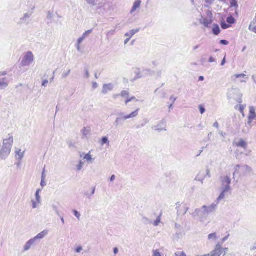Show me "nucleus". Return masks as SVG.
I'll use <instances>...</instances> for the list:
<instances>
[{
	"mask_svg": "<svg viewBox=\"0 0 256 256\" xmlns=\"http://www.w3.org/2000/svg\"><path fill=\"white\" fill-rule=\"evenodd\" d=\"M227 22L229 24H233L235 22V20L232 16H228L226 20Z\"/></svg>",
	"mask_w": 256,
	"mask_h": 256,
	"instance_id": "4c0bfd02",
	"label": "nucleus"
},
{
	"mask_svg": "<svg viewBox=\"0 0 256 256\" xmlns=\"http://www.w3.org/2000/svg\"><path fill=\"white\" fill-rule=\"evenodd\" d=\"M256 110L254 107H250V114L248 116V124H250L252 121L256 119Z\"/></svg>",
	"mask_w": 256,
	"mask_h": 256,
	"instance_id": "2eb2a0df",
	"label": "nucleus"
},
{
	"mask_svg": "<svg viewBox=\"0 0 256 256\" xmlns=\"http://www.w3.org/2000/svg\"><path fill=\"white\" fill-rule=\"evenodd\" d=\"M52 16H53V12H50V11H48L47 13V18H52Z\"/></svg>",
	"mask_w": 256,
	"mask_h": 256,
	"instance_id": "864d4df0",
	"label": "nucleus"
},
{
	"mask_svg": "<svg viewBox=\"0 0 256 256\" xmlns=\"http://www.w3.org/2000/svg\"><path fill=\"white\" fill-rule=\"evenodd\" d=\"M142 4V1L140 0H136L134 3L133 6L132 8V10L130 12L131 14H133L134 12L138 9L140 8V6Z\"/></svg>",
	"mask_w": 256,
	"mask_h": 256,
	"instance_id": "6ab92c4d",
	"label": "nucleus"
},
{
	"mask_svg": "<svg viewBox=\"0 0 256 256\" xmlns=\"http://www.w3.org/2000/svg\"><path fill=\"white\" fill-rule=\"evenodd\" d=\"M152 256H162L161 252L158 250H153Z\"/></svg>",
	"mask_w": 256,
	"mask_h": 256,
	"instance_id": "ea45409f",
	"label": "nucleus"
},
{
	"mask_svg": "<svg viewBox=\"0 0 256 256\" xmlns=\"http://www.w3.org/2000/svg\"><path fill=\"white\" fill-rule=\"evenodd\" d=\"M221 192L219 196L217 198L216 200L213 204H216V208H217L218 204L228 195V192H230L231 191H229L226 190L220 189Z\"/></svg>",
	"mask_w": 256,
	"mask_h": 256,
	"instance_id": "f8f14e48",
	"label": "nucleus"
},
{
	"mask_svg": "<svg viewBox=\"0 0 256 256\" xmlns=\"http://www.w3.org/2000/svg\"><path fill=\"white\" fill-rule=\"evenodd\" d=\"M120 121V118H116L115 121V124L116 126H118L119 124V122Z\"/></svg>",
	"mask_w": 256,
	"mask_h": 256,
	"instance_id": "052dcab7",
	"label": "nucleus"
},
{
	"mask_svg": "<svg viewBox=\"0 0 256 256\" xmlns=\"http://www.w3.org/2000/svg\"><path fill=\"white\" fill-rule=\"evenodd\" d=\"M13 142L14 138L12 134H8L3 140L2 145L0 150V158L2 160H6L10 155Z\"/></svg>",
	"mask_w": 256,
	"mask_h": 256,
	"instance_id": "f03ea898",
	"label": "nucleus"
},
{
	"mask_svg": "<svg viewBox=\"0 0 256 256\" xmlns=\"http://www.w3.org/2000/svg\"><path fill=\"white\" fill-rule=\"evenodd\" d=\"M114 88V86L112 84H104L103 85L102 94H107L108 92L112 91Z\"/></svg>",
	"mask_w": 256,
	"mask_h": 256,
	"instance_id": "dca6fc26",
	"label": "nucleus"
},
{
	"mask_svg": "<svg viewBox=\"0 0 256 256\" xmlns=\"http://www.w3.org/2000/svg\"><path fill=\"white\" fill-rule=\"evenodd\" d=\"M214 0H204V2L208 4V5H210L211 4H212Z\"/></svg>",
	"mask_w": 256,
	"mask_h": 256,
	"instance_id": "5fc2aeb1",
	"label": "nucleus"
},
{
	"mask_svg": "<svg viewBox=\"0 0 256 256\" xmlns=\"http://www.w3.org/2000/svg\"><path fill=\"white\" fill-rule=\"evenodd\" d=\"M230 7H235L237 8L238 7V2L236 0H232L230 2Z\"/></svg>",
	"mask_w": 256,
	"mask_h": 256,
	"instance_id": "79ce46f5",
	"label": "nucleus"
},
{
	"mask_svg": "<svg viewBox=\"0 0 256 256\" xmlns=\"http://www.w3.org/2000/svg\"><path fill=\"white\" fill-rule=\"evenodd\" d=\"M84 162H82V160H80L78 162V164L76 165V170L77 172L80 171L82 168H83L84 166Z\"/></svg>",
	"mask_w": 256,
	"mask_h": 256,
	"instance_id": "bb28decb",
	"label": "nucleus"
},
{
	"mask_svg": "<svg viewBox=\"0 0 256 256\" xmlns=\"http://www.w3.org/2000/svg\"><path fill=\"white\" fill-rule=\"evenodd\" d=\"M232 80L234 82L236 81V78H240V82L241 83H246V80L245 79H248V77L244 74H236L232 76Z\"/></svg>",
	"mask_w": 256,
	"mask_h": 256,
	"instance_id": "ddd939ff",
	"label": "nucleus"
},
{
	"mask_svg": "<svg viewBox=\"0 0 256 256\" xmlns=\"http://www.w3.org/2000/svg\"><path fill=\"white\" fill-rule=\"evenodd\" d=\"M96 6H98V9H100L104 7V4L102 2H100L98 4V3Z\"/></svg>",
	"mask_w": 256,
	"mask_h": 256,
	"instance_id": "4d7b16f0",
	"label": "nucleus"
},
{
	"mask_svg": "<svg viewBox=\"0 0 256 256\" xmlns=\"http://www.w3.org/2000/svg\"><path fill=\"white\" fill-rule=\"evenodd\" d=\"M48 234V230H44L40 233L38 234L36 236L32 238L36 242L38 240L43 239Z\"/></svg>",
	"mask_w": 256,
	"mask_h": 256,
	"instance_id": "a211bd4d",
	"label": "nucleus"
},
{
	"mask_svg": "<svg viewBox=\"0 0 256 256\" xmlns=\"http://www.w3.org/2000/svg\"><path fill=\"white\" fill-rule=\"evenodd\" d=\"M229 236L230 235L228 234L227 236H225L222 239V242L220 243L221 245L228 239Z\"/></svg>",
	"mask_w": 256,
	"mask_h": 256,
	"instance_id": "6e6d98bb",
	"label": "nucleus"
},
{
	"mask_svg": "<svg viewBox=\"0 0 256 256\" xmlns=\"http://www.w3.org/2000/svg\"><path fill=\"white\" fill-rule=\"evenodd\" d=\"M92 32V30H88L86 31L82 34V36L78 38V40L79 44H81L84 40L88 38L90 34Z\"/></svg>",
	"mask_w": 256,
	"mask_h": 256,
	"instance_id": "aec40b11",
	"label": "nucleus"
},
{
	"mask_svg": "<svg viewBox=\"0 0 256 256\" xmlns=\"http://www.w3.org/2000/svg\"><path fill=\"white\" fill-rule=\"evenodd\" d=\"M6 72H0V89H4L8 86V80L4 76Z\"/></svg>",
	"mask_w": 256,
	"mask_h": 256,
	"instance_id": "1a4fd4ad",
	"label": "nucleus"
},
{
	"mask_svg": "<svg viewBox=\"0 0 256 256\" xmlns=\"http://www.w3.org/2000/svg\"><path fill=\"white\" fill-rule=\"evenodd\" d=\"M161 216H162V214L160 213L158 216L156 220L155 221H154V222H152V224H153V225L154 226H158L159 225V224H160V222H161Z\"/></svg>",
	"mask_w": 256,
	"mask_h": 256,
	"instance_id": "c756f323",
	"label": "nucleus"
},
{
	"mask_svg": "<svg viewBox=\"0 0 256 256\" xmlns=\"http://www.w3.org/2000/svg\"><path fill=\"white\" fill-rule=\"evenodd\" d=\"M32 15L31 13H26V14L24 17L20 18V22L22 23L25 22H27V20L30 18Z\"/></svg>",
	"mask_w": 256,
	"mask_h": 256,
	"instance_id": "c85d7f7f",
	"label": "nucleus"
},
{
	"mask_svg": "<svg viewBox=\"0 0 256 256\" xmlns=\"http://www.w3.org/2000/svg\"><path fill=\"white\" fill-rule=\"evenodd\" d=\"M86 1L92 6H96L98 4V0H86Z\"/></svg>",
	"mask_w": 256,
	"mask_h": 256,
	"instance_id": "72a5a7b5",
	"label": "nucleus"
},
{
	"mask_svg": "<svg viewBox=\"0 0 256 256\" xmlns=\"http://www.w3.org/2000/svg\"><path fill=\"white\" fill-rule=\"evenodd\" d=\"M206 174L208 176V178H210V170L209 169H207L206 170Z\"/></svg>",
	"mask_w": 256,
	"mask_h": 256,
	"instance_id": "0e129e2a",
	"label": "nucleus"
},
{
	"mask_svg": "<svg viewBox=\"0 0 256 256\" xmlns=\"http://www.w3.org/2000/svg\"><path fill=\"white\" fill-rule=\"evenodd\" d=\"M40 201H39L38 202V200L34 199V200H32L31 202L32 203V208L33 209H35L37 208H38L41 204Z\"/></svg>",
	"mask_w": 256,
	"mask_h": 256,
	"instance_id": "cd10ccee",
	"label": "nucleus"
},
{
	"mask_svg": "<svg viewBox=\"0 0 256 256\" xmlns=\"http://www.w3.org/2000/svg\"><path fill=\"white\" fill-rule=\"evenodd\" d=\"M252 172L251 167L248 165H236L234 168V172L233 174L234 178L236 174H238L240 176H247L250 175Z\"/></svg>",
	"mask_w": 256,
	"mask_h": 256,
	"instance_id": "7ed1b4c3",
	"label": "nucleus"
},
{
	"mask_svg": "<svg viewBox=\"0 0 256 256\" xmlns=\"http://www.w3.org/2000/svg\"><path fill=\"white\" fill-rule=\"evenodd\" d=\"M216 209V204H212L208 206H204L200 208L196 209L192 216L194 218L198 217V220L203 224L208 223V214L214 212Z\"/></svg>",
	"mask_w": 256,
	"mask_h": 256,
	"instance_id": "f257e3e1",
	"label": "nucleus"
},
{
	"mask_svg": "<svg viewBox=\"0 0 256 256\" xmlns=\"http://www.w3.org/2000/svg\"><path fill=\"white\" fill-rule=\"evenodd\" d=\"M36 242L35 240L33 239V238H30L29 240L24 245L23 247V251L24 252H28L30 248L36 244Z\"/></svg>",
	"mask_w": 256,
	"mask_h": 256,
	"instance_id": "4468645a",
	"label": "nucleus"
},
{
	"mask_svg": "<svg viewBox=\"0 0 256 256\" xmlns=\"http://www.w3.org/2000/svg\"><path fill=\"white\" fill-rule=\"evenodd\" d=\"M104 144H108V146L110 145V141L108 140V138L106 136L102 137L100 142V144L102 146H103Z\"/></svg>",
	"mask_w": 256,
	"mask_h": 256,
	"instance_id": "7c9ffc66",
	"label": "nucleus"
},
{
	"mask_svg": "<svg viewBox=\"0 0 256 256\" xmlns=\"http://www.w3.org/2000/svg\"><path fill=\"white\" fill-rule=\"evenodd\" d=\"M84 159L86 160L88 164H92L94 160V158H92L90 152L84 154Z\"/></svg>",
	"mask_w": 256,
	"mask_h": 256,
	"instance_id": "b1692460",
	"label": "nucleus"
},
{
	"mask_svg": "<svg viewBox=\"0 0 256 256\" xmlns=\"http://www.w3.org/2000/svg\"><path fill=\"white\" fill-rule=\"evenodd\" d=\"M116 179V176L114 175L112 176L110 178V182H113Z\"/></svg>",
	"mask_w": 256,
	"mask_h": 256,
	"instance_id": "774afa93",
	"label": "nucleus"
},
{
	"mask_svg": "<svg viewBox=\"0 0 256 256\" xmlns=\"http://www.w3.org/2000/svg\"><path fill=\"white\" fill-rule=\"evenodd\" d=\"M176 208L177 209L178 214L183 215L185 214L188 210V208L186 204H180L179 202L176 204Z\"/></svg>",
	"mask_w": 256,
	"mask_h": 256,
	"instance_id": "9d476101",
	"label": "nucleus"
},
{
	"mask_svg": "<svg viewBox=\"0 0 256 256\" xmlns=\"http://www.w3.org/2000/svg\"><path fill=\"white\" fill-rule=\"evenodd\" d=\"M212 32L215 35H218L220 32V30L218 24H214L212 28Z\"/></svg>",
	"mask_w": 256,
	"mask_h": 256,
	"instance_id": "a878e982",
	"label": "nucleus"
},
{
	"mask_svg": "<svg viewBox=\"0 0 256 256\" xmlns=\"http://www.w3.org/2000/svg\"><path fill=\"white\" fill-rule=\"evenodd\" d=\"M221 26L222 29H226L230 27V25L226 24L224 22H222L221 24Z\"/></svg>",
	"mask_w": 256,
	"mask_h": 256,
	"instance_id": "49530a36",
	"label": "nucleus"
},
{
	"mask_svg": "<svg viewBox=\"0 0 256 256\" xmlns=\"http://www.w3.org/2000/svg\"><path fill=\"white\" fill-rule=\"evenodd\" d=\"M71 72V70L69 69L68 70L64 72V73L62 74V78H66L70 74Z\"/></svg>",
	"mask_w": 256,
	"mask_h": 256,
	"instance_id": "58836bf2",
	"label": "nucleus"
},
{
	"mask_svg": "<svg viewBox=\"0 0 256 256\" xmlns=\"http://www.w3.org/2000/svg\"><path fill=\"white\" fill-rule=\"evenodd\" d=\"M176 256H186L183 252H178L175 254Z\"/></svg>",
	"mask_w": 256,
	"mask_h": 256,
	"instance_id": "3c124183",
	"label": "nucleus"
},
{
	"mask_svg": "<svg viewBox=\"0 0 256 256\" xmlns=\"http://www.w3.org/2000/svg\"><path fill=\"white\" fill-rule=\"evenodd\" d=\"M220 43L224 45H227L228 44V42L226 40H221L220 41Z\"/></svg>",
	"mask_w": 256,
	"mask_h": 256,
	"instance_id": "13d9d810",
	"label": "nucleus"
},
{
	"mask_svg": "<svg viewBox=\"0 0 256 256\" xmlns=\"http://www.w3.org/2000/svg\"><path fill=\"white\" fill-rule=\"evenodd\" d=\"M235 108L236 110H238L240 111V112L242 114H244V110L245 108V106L243 105H242V104H240V105H237L235 106Z\"/></svg>",
	"mask_w": 256,
	"mask_h": 256,
	"instance_id": "473e14b6",
	"label": "nucleus"
},
{
	"mask_svg": "<svg viewBox=\"0 0 256 256\" xmlns=\"http://www.w3.org/2000/svg\"><path fill=\"white\" fill-rule=\"evenodd\" d=\"M52 208L53 210L56 213V214L58 216H60V211L58 207L56 206L54 204L52 206Z\"/></svg>",
	"mask_w": 256,
	"mask_h": 256,
	"instance_id": "f704fd0d",
	"label": "nucleus"
},
{
	"mask_svg": "<svg viewBox=\"0 0 256 256\" xmlns=\"http://www.w3.org/2000/svg\"><path fill=\"white\" fill-rule=\"evenodd\" d=\"M48 80H45L42 82V86L46 87V85L48 84Z\"/></svg>",
	"mask_w": 256,
	"mask_h": 256,
	"instance_id": "bf43d9fd",
	"label": "nucleus"
},
{
	"mask_svg": "<svg viewBox=\"0 0 256 256\" xmlns=\"http://www.w3.org/2000/svg\"><path fill=\"white\" fill-rule=\"evenodd\" d=\"M166 120L163 119L156 126H153L152 128L154 130L158 132H160L162 130L166 131Z\"/></svg>",
	"mask_w": 256,
	"mask_h": 256,
	"instance_id": "9b49d317",
	"label": "nucleus"
},
{
	"mask_svg": "<svg viewBox=\"0 0 256 256\" xmlns=\"http://www.w3.org/2000/svg\"><path fill=\"white\" fill-rule=\"evenodd\" d=\"M142 220L145 224H152V220L144 216L142 218Z\"/></svg>",
	"mask_w": 256,
	"mask_h": 256,
	"instance_id": "e433bc0d",
	"label": "nucleus"
},
{
	"mask_svg": "<svg viewBox=\"0 0 256 256\" xmlns=\"http://www.w3.org/2000/svg\"><path fill=\"white\" fill-rule=\"evenodd\" d=\"M82 133L84 136H86L90 134V130L88 128H84L82 130Z\"/></svg>",
	"mask_w": 256,
	"mask_h": 256,
	"instance_id": "a19ab883",
	"label": "nucleus"
},
{
	"mask_svg": "<svg viewBox=\"0 0 256 256\" xmlns=\"http://www.w3.org/2000/svg\"><path fill=\"white\" fill-rule=\"evenodd\" d=\"M73 213L74 215V216L78 219V220H80V214L76 210H73Z\"/></svg>",
	"mask_w": 256,
	"mask_h": 256,
	"instance_id": "37998d69",
	"label": "nucleus"
},
{
	"mask_svg": "<svg viewBox=\"0 0 256 256\" xmlns=\"http://www.w3.org/2000/svg\"><path fill=\"white\" fill-rule=\"evenodd\" d=\"M120 96L123 98H128L129 96V92L127 90H122L121 92Z\"/></svg>",
	"mask_w": 256,
	"mask_h": 256,
	"instance_id": "c9c22d12",
	"label": "nucleus"
},
{
	"mask_svg": "<svg viewBox=\"0 0 256 256\" xmlns=\"http://www.w3.org/2000/svg\"><path fill=\"white\" fill-rule=\"evenodd\" d=\"M79 44L78 43V42L77 41V44H76V49L78 51H80V44Z\"/></svg>",
	"mask_w": 256,
	"mask_h": 256,
	"instance_id": "680f3d73",
	"label": "nucleus"
},
{
	"mask_svg": "<svg viewBox=\"0 0 256 256\" xmlns=\"http://www.w3.org/2000/svg\"><path fill=\"white\" fill-rule=\"evenodd\" d=\"M115 34V30H110L108 31L107 34H106V36L108 37V38L110 37L111 36H112L113 35H114Z\"/></svg>",
	"mask_w": 256,
	"mask_h": 256,
	"instance_id": "c03bdc74",
	"label": "nucleus"
},
{
	"mask_svg": "<svg viewBox=\"0 0 256 256\" xmlns=\"http://www.w3.org/2000/svg\"><path fill=\"white\" fill-rule=\"evenodd\" d=\"M82 250L83 248L82 246H79L77 248H76L74 249L75 252L78 254L80 253Z\"/></svg>",
	"mask_w": 256,
	"mask_h": 256,
	"instance_id": "09e8293b",
	"label": "nucleus"
},
{
	"mask_svg": "<svg viewBox=\"0 0 256 256\" xmlns=\"http://www.w3.org/2000/svg\"><path fill=\"white\" fill-rule=\"evenodd\" d=\"M84 76L86 78H89L90 73H89L88 70V69H86L84 70Z\"/></svg>",
	"mask_w": 256,
	"mask_h": 256,
	"instance_id": "8fccbe9b",
	"label": "nucleus"
},
{
	"mask_svg": "<svg viewBox=\"0 0 256 256\" xmlns=\"http://www.w3.org/2000/svg\"><path fill=\"white\" fill-rule=\"evenodd\" d=\"M98 86L96 82H92V87L94 89L96 88Z\"/></svg>",
	"mask_w": 256,
	"mask_h": 256,
	"instance_id": "e2e57ef3",
	"label": "nucleus"
},
{
	"mask_svg": "<svg viewBox=\"0 0 256 256\" xmlns=\"http://www.w3.org/2000/svg\"><path fill=\"white\" fill-rule=\"evenodd\" d=\"M139 109L132 112L129 114L124 115V112H120L118 114V118H120V120H125L130 118H136L138 114Z\"/></svg>",
	"mask_w": 256,
	"mask_h": 256,
	"instance_id": "6e6552de",
	"label": "nucleus"
},
{
	"mask_svg": "<svg viewBox=\"0 0 256 256\" xmlns=\"http://www.w3.org/2000/svg\"><path fill=\"white\" fill-rule=\"evenodd\" d=\"M234 145L237 147H240L246 150L248 146V143L242 139H240L234 142Z\"/></svg>",
	"mask_w": 256,
	"mask_h": 256,
	"instance_id": "f3484780",
	"label": "nucleus"
},
{
	"mask_svg": "<svg viewBox=\"0 0 256 256\" xmlns=\"http://www.w3.org/2000/svg\"><path fill=\"white\" fill-rule=\"evenodd\" d=\"M208 62H215V60L214 58L212 57H210L209 60H208Z\"/></svg>",
	"mask_w": 256,
	"mask_h": 256,
	"instance_id": "69168bd1",
	"label": "nucleus"
},
{
	"mask_svg": "<svg viewBox=\"0 0 256 256\" xmlns=\"http://www.w3.org/2000/svg\"><path fill=\"white\" fill-rule=\"evenodd\" d=\"M208 240H210L211 242H214L216 240L218 239V236H217V234L216 232L209 234L208 236Z\"/></svg>",
	"mask_w": 256,
	"mask_h": 256,
	"instance_id": "4be33fe9",
	"label": "nucleus"
},
{
	"mask_svg": "<svg viewBox=\"0 0 256 256\" xmlns=\"http://www.w3.org/2000/svg\"><path fill=\"white\" fill-rule=\"evenodd\" d=\"M249 30L256 34V26H253L252 23L249 26Z\"/></svg>",
	"mask_w": 256,
	"mask_h": 256,
	"instance_id": "a18cd8bd",
	"label": "nucleus"
},
{
	"mask_svg": "<svg viewBox=\"0 0 256 256\" xmlns=\"http://www.w3.org/2000/svg\"><path fill=\"white\" fill-rule=\"evenodd\" d=\"M207 16L204 18L202 16H201V18L199 20V22L200 24H202L206 28H210V25L213 22V16L212 14L211 11L208 10L206 12Z\"/></svg>",
	"mask_w": 256,
	"mask_h": 256,
	"instance_id": "39448f33",
	"label": "nucleus"
},
{
	"mask_svg": "<svg viewBox=\"0 0 256 256\" xmlns=\"http://www.w3.org/2000/svg\"><path fill=\"white\" fill-rule=\"evenodd\" d=\"M40 185H41V186L42 187H44V186H46V182L44 181V172L42 173V180H41V182H40Z\"/></svg>",
	"mask_w": 256,
	"mask_h": 256,
	"instance_id": "de8ad7c7",
	"label": "nucleus"
},
{
	"mask_svg": "<svg viewBox=\"0 0 256 256\" xmlns=\"http://www.w3.org/2000/svg\"><path fill=\"white\" fill-rule=\"evenodd\" d=\"M199 109L201 114H203L206 111V109L202 105L199 106Z\"/></svg>",
	"mask_w": 256,
	"mask_h": 256,
	"instance_id": "603ef678",
	"label": "nucleus"
},
{
	"mask_svg": "<svg viewBox=\"0 0 256 256\" xmlns=\"http://www.w3.org/2000/svg\"><path fill=\"white\" fill-rule=\"evenodd\" d=\"M136 74H136V76H137L136 78H142V74H140V72L139 71H138V72H136Z\"/></svg>",
	"mask_w": 256,
	"mask_h": 256,
	"instance_id": "338daca9",
	"label": "nucleus"
},
{
	"mask_svg": "<svg viewBox=\"0 0 256 256\" xmlns=\"http://www.w3.org/2000/svg\"><path fill=\"white\" fill-rule=\"evenodd\" d=\"M24 155V152H22V150L20 149H18L16 150V157L17 159L19 160H21Z\"/></svg>",
	"mask_w": 256,
	"mask_h": 256,
	"instance_id": "5701e85b",
	"label": "nucleus"
},
{
	"mask_svg": "<svg viewBox=\"0 0 256 256\" xmlns=\"http://www.w3.org/2000/svg\"><path fill=\"white\" fill-rule=\"evenodd\" d=\"M139 28L132 30H130L128 32L126 33L125 36H126L130 38L134 34L138 32H139Z\"/></svg>",
	"mask_w": 256,
	"mask_h": 256,
	"instance_id": "393cba45",
	"label": "nucleus"
},
{
	"mask_svg": "<svg viewBox=\"0 0 256 256\" xmlns=\"http://www.w3.org/2000/svg\"><path fill=\"white\" fill-rule=\"evenodd\" d=\"M231 180L229 176H225L222 178V187L220 189L231 191L230 184Z\"/></svg>",
	"mask_w": 256,
	"mask_h": 256,
	"instance_id": "0eeeda50",
	"label": "nucleus"
},
{
	"mask_svg": "<svg viewBox=\"0 0 256 256\" xmlns=\"http://www.w3.org/2000/svg\"><path fill=\"white\" fill-rule=\"evenodd\" d=\"M40 192H41V190L40 189H38V190H36V194H35V196H36V198L35 199L38 200V202H39V201L42 202L41 197H40Z\"/></svg>",
	"mask_w": 256,
	"mask_h": 256,
	"instance_id": "2f4dec72",
	"label": "nucleus"
},
{
	"mask_svg": "<svg viewBox=\"0 0 256 256\" xmlns=\"http://www.w3.org/2000/svg\"><path fill=\"white\" fill-rule=\"evenodd\" d=\"M34 56L30 51L25 52L21 61L22 66H28L32 65L34 62Z\"/></svg>",
	"mask_w": 256,
	"mask_h": 256,
	"instance_id": "20e7f679",
	"label": "nucleus"
},
{
	"mask_svg": "<svg viewBox=\"0 0 256 256\" xmlns=\"http://www.w3.org/2000/svg\"><path fill=\"white\" fill-rule=\"evenodd\" d=\"M205 178L206 172L204 171H200L196 177V180L202 183Z\"/></svg>",
	"mask_w": 256,
	"mask_h": 256,
	"instance_id": "412c9836",
	"label": "nucleus"
},
{
	"mask_svg": "<svg viewBox=\"0 0 256 256\" xmlns=\"http://www.w3.org/2000/svg\"><path fill=\"white\" fill-rule=\"evenodd\" d=\"M228 248H224L221 246L220 242L218 243L214 249L211 252L210 254H208V256H220L222 254L225 255L228 250Z\"/></svg>",
	"mask_w": 256,
	"mask_h": 256,
	"instance_id": "423d86ee",
	"label": "nucleus"
}]
</instances>
